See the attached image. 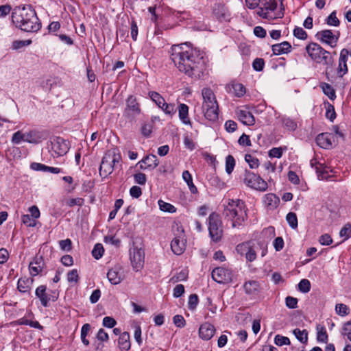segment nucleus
<instances>
[{
	"instance_id": "1",
	"label": "nucleus",
	"mask_w": 351,
	"mask_h": 351,
	"mask_svg": "<svg viewBox=\"0 0 351 351\" xmlns=\"http://www.w3.org/2000/svg\"><path fill=\"white\" fill-rule=\"evenodd\" d=\"M171 58L180 71L191 77L199 78L206 69L200 51L186 43L173 45Z\"/></svg>"
},
{
	"instance_id": "2",
	"label": "nucleus",
	"mask_w": 351,
	"mask_h": 351,
	"mask_svg": "<svg viewBox=\"0 0 351 351\" xmlns=\"http://www.w3.org/2000/svg\"><path fill=\"white\" fill-rule=\"evenodd\" d=\"M12 21L16 27L27 32H35L41 27L35 10L30 5L15 6L12 12Z\"/></svg>"
},
{
	"instance_id": "3",
	"label": "nucleus",
	"mask_w": 351,
	"mask_h": 351,
	"mask_svg": "<svg viewBox=\"0 0 351 351\" xmlns=\"http://www.w3.org/2000/svg\"><path fill=\"white\" fill-rule=\"evenodd\" d=\"M223 215L226 220L230 221L233 228H239L247 219L244 202L240 199H228Z\"/></svg>"
},
{
	"instance_id": "4",
	"label": "nucleus",
	"mask_w": 351,
	"mask_h": 351,
	"mask_svg": "<svg viewBox=\"0 0 351 351\" xmlns=\"http://www.w3.org/2000/svg\"><path fill=\"white\" fill-rule=\"evenodd\" d=\"M203 98L202 112L206 119L215 121L218 119L219 106L216 97L210 88H204L202 90Z\"/></svg>"
},
{
	"instance_id": "5",
	"label": "nucleus",
	"mask_w": 351,
	"mask_h": 351,
	"mask_svg": "<svg viewBox=\"0 0 351 351\" xmlns=\"http://www.w3.org/2000/svg\"><path fill=\"white\" fill-rule=\"evenodd\" d=\"M257 14L269 21L284 16L282 0H263Z\"/></svg>"
},
{
	"instance_id": "6",
	"label": "nucleus",
	"mask_w": 351,
	"mask_h": 351,
	"mask_svg": "<svg viewBox=\"0 0 351 351\" xmlns=\"http://www.w3.org/2000/svg\"><path fill=\"white\" fill-rule=\"evenodd\" d=\"M121 159V155L115 149L107 151L100 165V176L106 178L108 176L110 175L116 167V164L119 163Z\"/></svg>"
},
{
	"instance_id": "7",
	"label": "nucleus",
	"mask_w": 351,
	"mask_h": 351,
	"mask_svg": "<svg viewBox=\"0 0 351 351\" xmlns=\"http://www.w3.org/2000/svg\"><path fill=\"white\" fill-rule=\"evenodd\" d=\"M306 51L311 58L317 63L328 65L332 60L329 51L316 43H311L306 47Z\"/></svg>"
},
{
	"instance_id": "8",
	"label": "nucleus",
	"mask_w": 351,
	"mask_h": 351,
	"mask_svg": "<svg viewBox=\"0 0 351 351\" xmlns=\"http://www.w3.org/2000/svg\"><path fill=\"white\" fill-rule=\"evenodd\" d=\"M208 231L211 239L214 242L221 240L223 235L222 222L219 215L212 213L208 217Z\"/></svg>"
},
{
	"instance_id": "9",
	"label": "nucleus",
	"mask_w": 351,
	"mask_h": 351,
	"mask_svg": "<svg viewBox=\"0 0 351 351\" xmlns=\"http://www.w3.org/2000/svg\"><path fill=\"white\" fill-rule=\"evenodd\" d=\"M244 183L249 187L261 191H265L267 189V183L263 179L249 171L245 173Z\"/></svg>"
},
{
	"instance_id": "10",
	"label": "nucleus",
	"mask_w": 351,
	"mask_h": 351,
	"mask_svg": "<svg viewBox=\"0 0 351 351\" xmlns=\"http://www.w3.org/2000/svg\"><path fill=\"white\" fill-rule=\"evenodd\" d=\"M141 112L140 104L137 102L136 98L133 95L129 96L126 99L124 115L128 119H133L139 115Z\"/></svg>"
},
{
	"instance_id": "11",
	"label": "nucleus",
	"mask_w": 351,
	"mask_h": 351,
	"mask_svg": "<svg viewBox=\"0 0 351 351\" xmlns=\"http://www.w3.org/2000/svg\"><path fill=\"white\" fill-rule=\"evenodd\" d=\"M232 271L227 268L219 267L212 271L213 279L218 283H228L232 281Z\"/></svg>"
},
{
	"instance_id": "12",
	"label": "nucleus",
	"mask_w": 351,
	"mask_h": 351,
	"mask_svg": "<svg viewBox=\"0 0 351 351\" xmlns=\"http://www.w3.org/2000/svg\"><path fill=\"white\" fill-rule=\"evenodd\" d=\"M35 294L38 298H39L41 304L47 307L48 306L49 301H56L58 298V295H56L55 292H53L52 295L49 294L47 292V287L45 285H40L36 289Z\"/></svg>"
},
{
	"instance_id": "13",
	"label": "nucleus",
	"mask_w": 351,
	"mask_h": 351,
	"mask_svg": "<svg viewBox=\"0 0 351 351\" xmlns=\"http://www.w3.org/2000/svg\"><path fill=\"white\" fill-rule=\"evenodd\" d=\"M144 252L140 249L134 248L130 251V261L133 268L138 271L143 267L144 263Z\"/></svg>"
},
{
	"instance_id": "14",
	"label": "nucleus",
	"mask_w": 351,
	"mask_h": 351,
	"mask_svg": "<svg viewBox=\"0 0 351 351\" xmlns=\"http://www.w3.org/2000/svg\"><path fill=\"white\" fill-rule=\"evenodd\" d=\"M68 143L62 138H57L51 142V151L57 156H63L69 151Z\"/></svg>"
},
{
	"instance_id": "15",
	"label": "nucleus",
	"mask_w": 351,
	"mask_h": 351,
	"mask_svg": "<svg viewBox=\"0 0 351 351\" xmlns=\"http://www.w3.org/2000/svg\"><path fill=\"white\" fill-rule=\"evenodd\" d=\"M316 36L322 43L328 44L331 47H335L337 45L339 38L330 29L322 30L317 33Z\"/></svg>"
},
{
	"instance_id": "16",
	"label": "nucleus",
	"mask_w": 351,
	"mask_h": 351,
	"mask_svg": "<svg viewBox=\"0 0 351 351\" xmlns=\"http://www.w3.org/2000/svg\"><path fill=\"white\" fill-rule=\"evenodd\" d=\"M236 250L241 255L245 256L247 261L250 262L254 261L256 258V252L249 243L239 244L236 247Z\"/></svg>"
},
{
	"instance_id": "17",
	"label": "nucleus",
	"mask_w": 351,
	"mask_h": 351,
	"mask_svg": "<svg viewBox=\"0 0 351 351\" xmlns=\"http://www.w3.org/2000/svg\"><path fill=\"white\" fill-rule=\"evenodd\" d=\"M311 165L313 167H315L316 173H317V176L320 180L328 179L330 176L329 173L332 171V170L329 167H327L324 164L317 162L316 160H311Z\"/></svg>"
},
{
	"instance_id": "18",
	"label": "nucleus",
	"mask_w": 351,
	"mask_h": 351,
	"mask_svg": "<svg viewBox=\"0 0 351 351\" xmlns=\"http://www.w3.org/2000/svg\"><path fill=\"white\" fill-rule=\"evenodd\" d=\"M158 164L159 162L157 156L154 154H149L140 160L137 165H138L139 168L142 170H152L155 169L158 165Z\"/></svg>"
},
{
	"instance_id": "19",
	"label": "nucleus",
	"mask_w": 351,
	"mask_h": 351,
	"mask_svg": "<svg viewBox=\"0 0 351 351\" xmlns=\"http://www.w3.org/2000/svg\"><path fill=\"white\" fill-rule=\"evenodd\" d=\"M173 252L177 255L182 254L185 250V239L183 233L174 237L171 243Z\"/></svg>"
},
{
	"instance_id": "20",
	"label": "nucleus",
	"mask_w": 351,
	"mask_h": 351,
	"mask_svg": "<svg viewBox=\"0 0 351 351\" xmlns=\"http://www.w3.org/2000/svg\"><path fill=\"white\" fill-rule=\"evenodd\" d=\"M107 278L112 285H116L119 284L123 278V271L121 267L115 266L110 269L107 273Z\"/></svg>"
},
{
	"instance_id": "21",
	"label": "nucleus",
	"mask_w": 351,
	"mask_h": 351,
	"mask_svg": "<svg viewBox=\"0 0 351 351\" xmlns=\"http://www.w3.org/2000/svg\"><path fill=\"white\" fill-rule=\"evenodd\" d=\"M215 332V328L210 323L205 322L202 324L199 328V335L203 340L208 341L210 339Z\"/></svg>"
},
{
	"instance_id": "22",
	"label": "nucleus",
	"mask_w": 351,
	"mask_h": 351,
	"mask_svg": "<svg viewBox=\"0 0 351 351\" xmlns=\"http://www.w3.org/2000/svg\"><path fill=\"white\" fill-rule=\"evenodd\" d=\"M239 120L244 125H253L255 123V119L253 114L247 110L238 109L236 111Z\"/></svg>"
},
{
	"instance_id": "23",
	"label": "nucleus",
	"mask_w": 351,
	"mask_h": 351,
	"mask_svg": "<svg viewBox=\"0 0 351 351\" xmlns=\"http://www.w3.org/2000/svg\"><path fill=\"white\" fill-rule=\"evenodd\" d=\"M214 14L215 17L221 22L230 21L231 19V14L223 5H218L214 10Z\"/></svg>"
},
{
	"instance_id": "24",
	"label": "nucleus",
	"mask_w": 351,
	"mask_h": 351,
	"mask_svg": "<svg viewBox=\"0 0 351 351\" xmlns=\"http://www.w3.org/2000/svg\"><path fill=\"white\" fill-rule=\"evenodd\" d=\"M34 280L31 278H21L17 282V289L21 293H30Z\"/></svg>"
},
{
	"instance_id": "25",
	"label": "nucleus",
	"mask_w": 351,
	"mask_h": 351,
	"mask_svg": "<svg viewBox=\"0 0 351 351\" xmlns=\"http://www.w3.org/2000/svg\"><path fill=\"white\" fill-rule=\"evenodd\" d=\"M118 346L121 351H128L131 347L130 337L128 332L121 333L118 339Z\"/></svg>"
},
{
	"instance_id": "26",
	"label": "nucleus",
	"mask_w": 351,
	"mask_h": 351,
	"mask_svg": "<svg viewBox=\"0 0 351 351\" xmlns=\"http://www.w3.org/2000/svg\"><path fill=\"white\" fill-rule=\"evenodd\" d=\"M178 115L180 121L184 125H191V120L189 117V107L185 104H180L178 106Z\"/></svg>"
},
{
	"instance_id": "27",
	"label": "nucleus",
	"mask_w": 351,
	"mask_h": 351,
	"mask_svg": "<svg viewBox=\"0 0 351 351\" xmlns=\"http://www.w3.org/2000/svg\"><path fill=\"white\" fill-rule=\"evenodd\" d=\"M271 47L274 55H280L289 52L291 45L289 42L284 41L279 44L273 45Z\"/></svg>"
},
{
	"instance_id": "28",
	"label": "nucleus",
	"mask_w": 351,
	"mask_h": 351,
	"mask_svg": "<svg viewBox=\"0 0 351 351\" xmlns=\"http://www.w3.org/2000/svg\"><path fill=\"white\" fill-rule=\"evenodd\" d=\"M279 202V198L274 193H268L264 196L265 204L271 208H276Z\"/></svg>"
},
{
	"instance_id": "29",
	"label": "nucleus",
	"mask_w": 351,
	"mask_h": 351,
	"mask_svg": "<svg viewBox=\"0 0 351 351\" xmlns=\"http://www.w3.org/2000/svg\"><path fill=\"white\" fill-rule=\"evenodd\" d=\"M40 136L36 131L32 130L23 133V141L29 143H37L40 141Z\"/></svg>"
},
{
	"instance_id": "30",
	"label": "nucleus",
	"mask_w": 351,
	"mask_h": 351,
	"mask_svg": "<svg viewBox=\"0 0 351 351\" xmlns=\"http://www.w3.org/2000/svg\"><path fill=\"white\" fill-rule=\"evenodd\" d=\"M182 178L187 183L190 191L195 194L197 193V189L193 182V179L189 171H184L182 173Z\"/></svg>"
},
{
	"instance_id": "31",
	"label": "nucleus",
	"mask_w": 351,
	"mask_h": 351,
	"mask_svg": "<svg viewBox=\"0 0 351 351\" xmlns=\"http://www.w3.org/2000/svg\"><path fill=\"white\" fill-rule=\"evenodd\" d=\"M244 289L247 294H255L258 291L259 285L257 281L250 280L244 284Z\"/></svg>"
},
{
	"instance_id": "32",
	"label": "nucleus",
	"mask_w": 351,
	"mask_h": 351,
	"mask_svg": "<svg viewBox=\"0 0 351 351\" xmlns=\"http://www.w3.org/2000/svg\"><path fill=\"white\" fill-rule=\"evenodd\" d=\"M282 126L289 131H294L297 128L296 122L289 117H282L280 118Z\"/></svg>"
},
{
	"instance_id": "33",
	"label": "nucleus",
	"mask_w": 351,
	"mask_h": 351,
	"mask_svg": "<svg viewBox=\"0 0 351 351\" xmlns=\"http://www.w3.org/2000/svg\"><path fill=\"white\" fill-rule=\"evenodd\" d=\"M229 91L234 95L240 97L245 93V88L242 84L234 83L232 84Z\"/></svg>"
},
{
	"instance_id": "34",
	"label": "nucleus",
	"mask_w": 351,
	"mask_h": 351,
	"mask_svg": "<svg viewBox=\"0 0 351 351\" xmlns=\"http://www.w3.org/2000/svg\"><path fill=\"white\" fill-rule=\"evenodd\" d=\"M91 329L90 325L89 324H85L82 326L81 328V334L80 338L83 343V344L86 346L89 345V341L86 339L87 335L90 332Z\"/></svg>"
},
{
	"instance_id": "35",
	"label": "nucleus",
	"mask_w": 351,
	"mask_h": 351,
	"mask_svg": "<svg viewBox=\"0 0 351 351\" xmlns=\"http://www.w3.org/2000/svg\"><path fill=\"white\" fill-rule=\"evenodd\" d=\"M148 96L151 99V100L156 104L157 106H160V104L164 105V101H165L163 97L156 91H149L148 93Z\"/></svg>"
},
{
	"instance_id": "36",
	"label": "nucleus",
	"mask_w": 351,
	"mask_h": 351,
	"mask_svg": "<svg viewBox=\"0 0 351 351\" xmlns=\"http://www.w3.org/2000/svg\"><path fill=\"white\" fill-rule=\"evenodd\" d=\"M293 333L297 338L298 341H300L302 343H307L308 341V332L306 330H301L299 328H295L293 330Z\"/></svg>"
},
{
	"instance_id": "37",
	"label": "nucleus",
	"mask_w": 351,
	"mask_h": 351,
	"mask_svg": "<svg viewBox=\"0 0 351 351\" xmlns=\"http://www.w3.org/2000/svg\"><path fill=\"white\" fill-rule=\"evenodd\" d=\"M317 339L319 342L327 343L328 334L324 326H318L317 327Z\"/></svg>"
},
{
	"instance_id": "38",
	"label": "nucleus",
	"mask_w": 351,
	"mask_h": 351,
	"mask_svg": "<svg viewBox=\"0 0 351 351\" xmlns=\"http://www.w3.org/2000/svg\"><path fill=\"white\" fill-rule=\"evenodd\" d=\"M160 209L163 212H167L169 213H174L176 211V207L167 202H164L163 200H158V202Z\"/></svg>"
},
{
	"instance_id": "39",
	"label": "nucleus",
	"mask_w": 351,
	"mask_h": 351,
	"mask_svg": "<svg viewBox=\"0 0 351 351\" xmlns=\"http://www.w3.org/2000/svg\"><path fill=\"white\" fill-rule=\"evenodd\" d=\"M316 141L317 145L323 148H327L331 145V142L324 134H319L316 138Z\"/></svg>"
},
{
	"instance_id": "40",
	"label": "nucleus",
	"mask_w": 351,
	"mask_h": 351,
	"mask_svg": "<svg viewBox=\"0 0 351 351\" xmlns=\"http://www.w3.org/2000/svg\"><path fill=\"white\" fill-rule=\"evenodd\" d=\"M322 88L324 94L326 95L330 99H334L336 97L335 91L330 84L324 83L322 85Z\"/></svg>"
},
{
	"instance_id": "41",
	"label": "nucleus",
	"mask_w": 351,
	"mask_h": 351,
	"mask_svg": "<svg viewBox=\"0 0 351 351\" xmlns=\"http://www.w3.org/2000/svg\"><path fill=\"white\" fill-rule=\"evenodd\" d=\"M235 166V160L231 155H228L226 158V171L228 174H230Z\"/></svg>"
},
{
	"instance_id": "42",
	"label": "nucleus",
	"mask_w": 351,
	"mask_h": 351,
	"mask_svg": "<svg viewBox=\"0 0 351 351\" xmlns=\"http://www.w3.org/2000/svg\"><path fill=\"white\" fill-rule=\"evenodd\" d=\"M339 236L343 237V241L348 239L351 237V224L346 223L340 230Z\"/></svg>"
},
{
	"instance_id": "43",
	"label": "nucleus",
	"mask_w": 351,
	"mask_h": 351,
	"mask_svg": "<svg viewBox=\"0 0 351 351\" xmlns=\"http://www.w3.org/2000/svg\"><path fill=\"white\" fill-rule=\"evenodd\" d=\"M286 219L292 228L295 229L298 227V218L295 213H289L287 215Z\"/></svg>"
},
{
	"instance_id": "44",
	"label": "nucleus",
	"mask_w": 351,
	"mask_h": 351,
	"mask_svg": "<svg viewBox=\"0 0 351 351\" xmlns=\"http://www.w3.org/2000/svg\"><path fill=\"white\" fill-rule=\"evenodd\" d=\"M274 343L278 346H282L289 345L291 342L288 337L280 335H276L274 337Z\"/></svg>"
},
{
	"instance_id": "45",
	"label": "nucleus",
	"mask_w": 351,
	"mask_h": 351,
	"mask_svg": "<svg viewBox=\"0 0 351 351\" xmlns=\"http://www.w3.org/2000/svg\"><path fill=\"white\" fill-rule=\"evenodd\" d=\"M104 250L101 243H97L92 251V255L95 259H99L104 254Z\"/></svg>"
},
{
	"instance_id": "46",
	"label": "nucleus",
	"mask_w": 351,
	"mask_h": 351,
	"mask_svg": "<svg viewBox=\"0 0 351 351\" xmlns=\"http://www.w3.org/2000/svg\"><path fill=\"white\" fill-rule=\"evenodd\" d=\"M19 323L21 325H29L31 327L38 328V329L43 328V326L37 321H31V320L23 318V319H21L19 320Z\"/></svg>"
},
{
	"instance_id": "47",
	"label": "nucleus",
	"mask_w": 351,
	"mask_h": 351,
	"mask_svg": "<svg viewBox=\"0 0 351 351\" xmlns=\"http://www.w3.org/2000/svg\"><path fill=\"white\" fill-rule=\"evenodd\" d=\"M298 289L302 293H308L311 289V283L307 279H302L298 284Z\"/></svg>"
},
{
	"instance_id": "48",
	"label": "nucleus",
	"mask_w": 351,
	"mask_h": 351,
	"mask_svg": "<svg viewBox=\"0 0 351 351\" xmlns=\"http://www.w3.org/2000/svg\"><path fill=\"white\" fill-rule=\"evenodd\" d=\"M335 311L340 316H345L349 313V308L344 304H337L335 306Z\"/></svg>"
},
{
	"instance_id": "49",
	"label": "nucleus",
	"mask_w": 351,
	"mask_h": 351,
	"mask_svg": "<svg viewBox=\"0 0 351 351\" xmlns=\"http://www.w3.org/2000/svg\"><path fill=\"white\" fill-rule=\"evenodd\" d=\"M327 24L331 26H339V20L336 16V11H333L327 18Z\"/></svg>"
},
{
	"instance_id": "50",
	"label": "nucleus",
	"mask_w": 351,
	"mask_h": 351,
	"mask_svg": "<svg viewBox=\"0 0 351 351\" xmlns=\"http://www.w3.org/2000/svg\"><path fill=\"white\" fill-rule=\"evenodd\" d=\"M245 161L248 163L250 168L254 169L258 167V160L250 154H246L245 156Z\"/></svg>"
},
{
	"instance_id": "51",
	"label": "nucleus",
	"mask_w": 351,
	"mask_h": 351,
	"mask_svg": "<svg viewBox=\"0 0 351 351\" xmlns=\"http://www.w3.org/2000/svg\"><path fill=\"white\" fill-rule=\"evenodd\" d=\"M199 302L198 296L196 294H191L189 298L188 306L191 310H194Z\"/></svg>"
},
{
	"instance_id": "52",
	"label": "nucleus",
	"mask_w": 351,
	"mask_h": 351,
	"mask_svg": "<svg viewBox=\"0 0 351 351\" xmlns=\"http://www.w3.org/2000/svg\"><path fill=\"white\" fill-rule=\"evenodd\" d=\"M293 35L296 38L301 39V40H305L307 38V34L306 32L300 27H296L293 29Z\"/></svg>"
},
{
	"instance_id": "53",
	"label": "nucleus",
	"mask_w": 351,
	"mask_h": 351,
	"mask_svg": "<svg viewBox=\"0 0 351 351\" xmlns=\"http://www.w3.org/2000/svg\"><path fill=\"white\" fill-rule=\"evenodd\" d=\"M22 222L28 227H34L36 224V220L29 215L22 216Z\"/></svg>"
},
{
	"instance_id": "54",
	"label": "nucleus",
	"mask_w": 351,
	"mask_h": 351,
	"mask_svg": "<svg viewBox=\"0 0 351 351\" xmlns=\"http://www.w3.org/2000/svg\"><path fill=\"white\" fill-rule=\"evenodd\" d=\"M286 306L289 308H296L298 307V299L291 296L285 298Z\"/></svg>"
},
{
	"instance_id": "55",
	"label": "nucleus",
	"mask_w": 351,
	"mask_h": 351,
	"mask_svg": "<svg viewBox=\"0 0 351 351\" xmlns=\"http://www.w3.org/2000/svg\"><path fill=\"white\" fill-rule=\"evenodd\" d=\"M67 280L69 282L77 283L78 282L79 276L76 269H72L67 274Z\"/></svg>"
},
{
	"instance_id": "56",
	"label": "nucleus",
	"mask_w": 351,
	"mask_h": 351,
	"mask_svg": "<svg viewBox=\"0 0 351 351\" xmlns=\"http://www.w3.org/2000/svg\"><path fill=\"white\" fill-rule=\"evenodd\" d=\"M134 179L136 183L141 185H145L147 182L145 174L141 172L134 174Z\"/></svg>"
},
{
	"instance_id": "57",
	"label": "nucleus",
	"mask_w": 351,
	"mask_h": 351,
	"mask_svg": "<svg viewBox=\"0 0 351 351\" xmlns=\"http://www.w3.org/2000/svg\"><path fill=\"white\" fill-rule=\"evenodd\" d=\"M188 276V273L185 270H182L179 272L176 276H173L171 278V281L173 282H176L178 281H184L186 280Z\"/></svg>"
},
{
	"instance_id": "58",
	"label": "nucleus",
	"mask_w": 351,
	"mask_h": 351,
	"mask_svg": "<svg viewBox=\"0 0 351 351\" xmlns=\"http://www.w3.org/2000/svg\"><path fill=\"white\" fill-rule=\"evenodd\" d=\"M173 324L177 327H179V328H183L186 324L184 318L183 317L182 315H175L173 318Z\"/></svg>"
},
{
	"instance_id": "59",
	"label": "nucleus",
	"mask_w": 351,
	"mask_h": 351,
	"mask_svg": "<svg viewBox=\"0 0 351 351\" xmlns=\"http://www.w3.org/2000/svg\"><path fill=\"white\" fill-rule=\"evenodd\" d=\"M84 200L82 198L77 197L72 198L66 201V205L69 207H73L75 205L82 206L84 204Z\"/></svg>"
},
{
	"instance_id": "60",
	"label": "nucleus",
	"mask_w": 351,
	"mask_h": 351,
	"mask_svg": "<svg viewBox=\"0 0 351 351\" xmlns=\"http://www.w3.org/2000/svg\"><path fill=\"white\" fill-rule=\"evenodd\" d=\"M265 65V62L263 59L262 58H256L252 64V66L254 70L257 71H261L263 69Z\"/></svg>"
},
{
	"instance_id": "61",
	"label": "nucleus",
	"mask_w": 351,
	"mask_h": 351,
	"mask_svg": "<svg viewBox=\"0 0 351 351\" xmlns=\"http://www.w3.org/2000/svg\"><path fill=\"white\" fill-rule=\"evenodd\" d=\"M104 242L108 244L113 245L116 247H118L120 245V240L114 236H106L104 237Z\"/></svg>"
},
{
	"instance_id": "62",
	"label": "nucleus",
	"mask_w": 351,
	"mask_h": 351,
	"mask_svg": "<svg viewBox=\"0 0 351 351\" xmlns=\"http://www.w3.org/2000/svg\"><path fill=\"white\" fill-rule=\"evenodd\" d=\"M117 324L116 320L111 317H105L103 319V326L107 328H112Z\"/></svg>"
},
{
	"instance_id": "63",
	"label": "nucleus",
	"mask_w": 351,
	"mask_h": 351,
	"mask_svg": "<svg viewBox=\"0 0 351 351\" xmlns=\"http://www.w3.org/2000/svg\"><path fill=\"white\" fill-rule=\"evenodd\" d=\"M130 194L134 198H138L142 195V190L138 186H133L130 189Z\"/></svg>"
},
{
	"instance_id": "64",
	"label": "nucleus",
	"mask_w": 351,
	"mask_h": 351,
	"mask_svg": "<svg viewBox=\"0 0 351 351\" xmlns=\"http://www.w3.org/2000/svg\"><path fill=\"white\" fill-rule=\"evenodd\" d=\"M343 335L346 336L348 339L351 341V322H348L344 324L343 328Z\"/></svg>"
}]
</instances>
